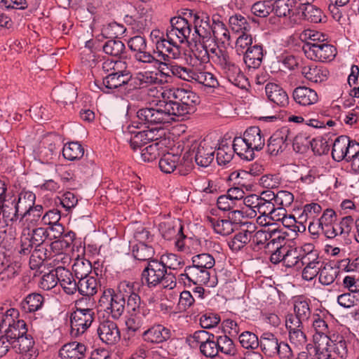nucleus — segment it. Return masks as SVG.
Listing matches in <instances>:
<instances>
[{
	"label": "nucleus",
	"mask_w": 359,
	"mask_h": 359,
	"mask_svg": "<svg viewBox=\"0 0 359 359\" xmlns=\"http://www.w3.org/2000/svg\"><path fill=\"white\" fill-rule=\"evenodd\" d=\"M199 97L194 92L180 88L165 89L151 107H142L137 111L140 124L145 127L161 126L183 120L192 114Z\"/></svg>",
	"instance_id": "1"
},
{
	"label": "nucleus",
	"mask_w": 359,
	"mask_h": 359,
	"mask_svg": "<svg viewBox=\"0 0 359 359\" xmlns=\"http://www.w3.org/2000/svg\"><path fill=\"white\" fill-rule=\"evenodd\" d=\"M19 312L15 309L7 310L2 316L0 323V334H3L9 339L13 346L27 332L25 323L23 320H17Z\"/></svg>",
	"instance_id": "2"
},
{
	"label": "nucleus",
	"mask_w": 359,
	"mask_h": 359,
	"mask_svg": "<svg viewBox=\"0 0 359 359\" xmlns=\"http://www.w3.org/2000/svg\"><path fill=\"white\" fill-rule=\"evenodd\" d=\"M218 65L224 76L233 85L239 88H245L248 86V79L240 67L230 57L227 51H219Z\"/></svg>",
	"instance_id": "3"
},
{
	"label": "nucleus",
	"mask_w": 359,
	"mask_h": 359,
	"mask_svg": "<svg viewBox=\"0 0 359 359\" xmlns=\"http://www.w3.org/2000/svg\"><path fill=\"white\" fill-rule=\"evenodd\" d=\"M179 282L185 286L206 285L210 287L217 284L215 276H211L210 271L201 269L193 264L184 268V273L179 275Z\"/></svg>",
	"instance_id": "4"
},
{
	"label": "nucleus",
	"mask_w": 359,
	"mask_h": 359,
	"mask_svg": "<svg viewBox=\"0 0 359 359\" xmlns=\"http://www.w3.org/2000/svg\"><path fill=\"white\" fill-rule=\"evenodd\" d=\"M217 144L210 138H204L200 142H193L189 149L190 156L194 158L196 163L206 168L214 160Z\"/></svg>",
	"instance_id": "5"
},
{
	"label": "nucleus",
	"mask_w": 359,
	"mask_h": 359,
	"mask_svg": "<svg viewBox=\"0 0 359 359\" xmlns=\"http://www.w3.org/2000/svg\"><path fill=\"white\" fill-rule=\"evenodd\" d=\"M99 304L106 313L116 320L124 312L126 299L121 292H115L113 289L108 288L104 290Z\"/></svg>",
	"instance_id": "6"
},
{
	"label": "nucleus",
	"mask_w": 359,
	"mask_h": 359,
	"mask_svg": "<svg viewBox=\"0 0 359 359\" xmlns=\"http://www.w3.org/2000/svg\"><path fill=\"white\" fill-rule=\"evenodd\" d=\"M191 33V24L185 18L173 17L170 19V26L166 30L168 43H184L188 41Z\"/></svg>",
	"instance_id": "7"
},
{
	"label": "nucleus",
	"mask_w": 359,
	"mask_h": 359,
	"mask_svg": "<svg viewBox=\"0 0 359 359\" xmlns=\"http://www.w3.org/2000/svg\"><path fill=\"white\" fill-rule=\"evenodd\" d=\"M158 230L165 240H175V245L178 250H184V240L187 236L184 234L183 226L180 220L168 219L161 222L158 225Z\"/></svg>",
	"instance_id": "8"
},
{
	"label": "nucleus",
	"mask_w": 359,
	"mask_h": 359,
	"mask_svg": "<svg viewBox=\"0 0 359 359\" xmlns=\"http://www.w3.org/2000/svg\"><path fill=\"white\" fill-rule=\"evenodd\" d=\"M303 50L307 58L318 62L332 61L336 56L335 47L327 41L317 43H304Z\"/></svg>",
	"instance_id": "9"
},
{
	"label": "nucleus",
	"mask_w": 359,
	"mask_h": 359,
	"mask_svg": "<svg viewBox=\"0 0 359 359\" xmlns=\"http://www.w3.org/2000/svg\"><path fill=\"white\" fill-rule=\"evenodd\" d=\"M166 269L164 261L151 260L143 269L141 274L142 283L149 288L160 285L161 280L165 274Z\"/></svg>",
	"instance_id": "10"
},
{
	"label": "nucleus",
	"mask_w": 359,
	"mask_h": 359,
	"mask_svg": "<svg viewBox=\"0 0 359 359\" xmlns=\"http://www.w3.org/2000/svg\"><path fill=\"white\" fill-rule=\"evenodd\" d=\"M128 46L134 53V58L140 63L152 64L155 57L147 50V42L146 39L140 35L131 37L128 41Z\"/></svg>",
	"instance_id": "11"
},
{
	"label": "nucleus",
	"mask_w": 359,
	"mask_h": 359,
	"mask_svg": "<svg viewBox=\"0 0 359 359\" xmlns=\"http://www.w3.org/2000/svg\"><path fill=\"white\" fill-rule=\"evenodd\" d=\"M155 314L148 308L143 306L139 311L131 313L130 317L126 320V324L129 331L140 332L144 330L155 318Z\"/></svg>",
	"instance_id": "12"
},
{
	"label": "nucleus",
	"mask_w": 359,
	"mask_h": 359,
	"mask_svg": "<svg viewBox=\"0 0 359 359\" xmlns=\"http://www.w3.org/2000/svg\"><path fill=\"white\" fill-rule=\"evenodd\" d=\"M95 311L76 310L71 316V333L77 336L84 333L95 320Z\"/></svg>",
	"instance_id": "13"
},
{
	"label": "nucleus",
	"mask_w": 359,
	"mask_h": 359,
	"mask_svg": "<svg viewBox=\"0 0 359 359\" xmlns=\"http://www.w3.org/2000/svg\"><path fill=\"white\" fill-rule=\"evenodd\" d=\"M115 70V72H110L102 80V87L100 88L106 93L124 86H129L130 72L126 69Z\"/></svg>",
	"instance_id": "14"
},
{
	"label": "nucleus",
	"mask_w": 359,
	"mask_h": 359,
	"mask_svg": "<svg viewBox=\"0 0 359 359\" xmlns=\"http://www.w3.org/2000/svg\"><path fill=\"white\" fill-rule=\"evenodd\" d=\"M291 140L289 129L282 128L276 131L269 138L267 144L268 153L273 156L278 155L286 149Z\"/></svg>",
	"instance_id": "15"
},
{
	"label": "nucleus",
	"mask_w": 359,
	"mask_h": 359,
	"mask_svg": "<svg viewBox=\"0 0 359 359\" xmlns=\"http://www.w3.org/2000/svg\"><path fill=\"white\" fill-rule=\"evenodd\" d=\"M194 33L198 37V41H210L213 28L212 18L204 12H199L194 17Z\"/></svg>",
	"instance_id": "16"
},
{
	"label": "nucleus",
	"mask_w": 359,
	"mask_h": 359,
	"mask_svg": "<svg viewBox=\"0 0 359 359\" xmlns=\"http://www.w3.org/2000/svg\"><path fill=\"white\" fill-rule=\"evenodd\" d=\"M310 303L311 302L309 299L302 297H297L294 301V313L287 314L286 316L285 320L292 321L294 319L296 320L298 323H307L311 316Z\"/></svg>",
	"instance_id": "17"
},
{
	"label": "nucleus",
	"mask_w": 359,
	"mask_h": 359,
	"mask_svg": "<svg viewBox=\"0 0 359 359\" xmlns=\"http://www.w3.org/2000/svg\"><path fill=\"white\" fill-rule=\"evenodd\" d=\"M184 81L197 83L208 88H216L219 83L216 77L208 72L196 71L191 67H187Z\"/></svg>",
	"instance_id": "18"
},
{
	"label": "nucleus",
	"mask_w": 359,
	"mask_h": 359,
	"mask_svg": "<svg viewBox=\"0 0 359 359\" xmlns=\"http://www.w3.org/2000/svg\"><path fill=\"white\" fill-rule=\"evenodd\" d=\"M141 336L147 343L161 344L170 338V331L161 324H154L144 330Z\"/></svg>",
	"instance_id": "19"
},
{
	"label": "nucleus",
	"mask_w": 359,
	"mask_h": 359,
	"mask_svg": "<svg viewBox=\"0 0 359 359\" xmlns=\"http://www.w3.org/2000/svg\"><path fill=\"white\" fill-rule=\"evenodd\" d=\"M97 334L100 339L107 344H116L121 337L116 323L109 320H104L100 323Z\"/></svg>",
	"instance_id": "20"
},
{
	"label": "nucleus",
	"mask_w": 359,
	"mask_h": 359,
	"mask_svg": "<svg viewBox=\"0 0 359 359\" xmlns=\"http://www.w3.org/2000/svg\"><path fill=\"white\" fill-rule=\"evenodd\" d=\"M285 326L289 332L290 342L298 348L306 345L307 338L304 330V324L297 323L296 320H285Z\"/></svg>",
	"instance_id": "21"
},
{
	"label": "nucleus",
	"mask_w": 359,
	"mask_h": 359,
	"mask_svg": "<svg viewBox=\"0 0 359 359\" xmlns=\"http://www.w3.org/2000/svg\"><path fill=\"white\" fill-rule=\"evenodd\" d=\"M155 60L151 65L157 67L161 75L166 77L175 76L182 80L186 78L185 73L187 67L178 65L172 62H161L156 57Z\"/></svg>",
	"instance_id": "22"
},
{
	"label": "nucleus",
	"mask_w": 359,
	"mask_h": 359,
	"mask_svg": "<svg viewBox=\"0 0 359 359\" xmlns=\"http://www.w3.org/2000/svg\"><path fill=\"white\" fill-rule=\"evenodd\" d=\"M34 344L32 338L24 334L14 344L13 348L22 355L21 359H35L38 353L34 348Z\"/></svg>",
	"instance_id": "23"
},
{
	"label": "nucleus",
	"mask_w": 359,
	"mask_h": 359,
	"mask_svg": "<svg viewBox=\"0 0 359 359\" xmlns=\"http://www.w3.org/2000/svg\"><path fill=\"white\" fill-rule=\"evenodd\" d=\"M265 93L270 102L279 107H285L289 103V97L285 90L273 83H269L265 86Z\"/></svg>",
	"instance_id": "24"
},
{
	"label": "nucleus",
	"mask_w": 359,
	"mask_h": 359,
	"mask_svg": "<svg viewBox=\"0 0 359 359\" xmlns=\"http://www.w3.org/2000/svg\"><path fill=\"white\" fill-rule=\"evenodd\" d=\"M292 96L294 100L302 106L313 105L318 100L317 93L314 90L306 86H299L294 88Z\"/></svg>",
	"instance_id": "25"
},
{
	"label": "nucleus",
	"mask_w": 359,
	"mask_h": 359,
	"mask_svg": "<svg viewBox=\"0 0 359 359\" xmlns=\"http://www.w3.org/2000/svg\"><path fill=\"white\" fill-rule=\"evenodd\" d=\"M301 74L308 81L318 83L327 79V71L313 63L304 64L300 67Z\"/></svg>",
	"instance_id": "26"
},
{
	"label": "nucleus",
	"mask_w": 359,
	"mask_h": 359,
	"mask_svg": "<svg viewBox=\"0 0 359 359\" xmlns=\"http://www.w3.org/2000/svg\"><path fill=\"white\" fill-rule=\"evenodd\" d=\"M86 352V346L81 343L72 341L65 344L59 354L62 359H82Z\"/></svg>",
	"instance_id": "27"
},
{
	"label": "nucleus",
	"mask_w": 359,
	"mask_h": 359,
	"mask_svg": "<svg viewBox=\"0 0 359 359\" xmlns=\"http://www.w3.org/2000/svg\"><path fill=\"white\" fill-rule=\"evenodd\" d=\"M3 215V217L6 220L14 222L18 220L20 221L21 214L20 211H17L15 203L13 199V196L8 198L6 197L0 200V215Z\"/></svg>",
	"instance_id": "28"
},
{
	"label": "nucleus",
	"mask_w": 359,
	"mask_h": 359,
	"mask_svg": "<svg viewBox=\"0 0 359 359\" xmlns=\"http://www.w3.org/2000/svg\"><path fill=\"white\" fill-rule=\"evenodd\" d=\"M337 217L335 212L332 209H326L321 217L316 220L320 224L321 229H323V234L329 239H332L336 237V234L334 233V221Z\"/></svg>",
	"instance_id": "29"
},
{
	"label": "nucleus",
	"mask_w": 359,
	"mask_h": 359,
	"mask_svg": "<svg viewBox=\"0 0 359 359\" xmlns=\"http://www.w3.org/2000/svg\"><path fill=\"white\" fill-rule=\"evenodd\" d=\"M12 196L15 203L17 211H20L21 215L28 212L35 205L36 195L30 191L22 190L18 196Z\"/></svg>",
	"instance_id": "30"
},
{
	"label": "nucleus",
	"mask_w": 359,
	"mask_h": 359,
	"mask_svg": "<svg viewBox=\"0 0 359 359\" xmlns=\"http://www.w3.org/2000/svg\"><path fill=\"white\" fill-rule=\"evenodd\" d=\"M263 49L260 45L255 44L244 52L243 60L248 68H258L262 62Z\"/></svg>",
	"instance_id": "31"
},
{
	"label": "nucleus",
	"mask_w": 359,
	"mask_h": 359,
	"mask_svg": "<svg viewBox=\"0 0 359 359\" xmlns=\"http://www.w3.org/2000/svg\"><path fill=\"white\" fill-rule=\"evenodd\" d=\"M58 277V283L66 294L72 295L78 291V283H76L73 274L69 270L64 267H59Z\"/></svg>",
	"instance_id": "32"
},
{
	"label": "nucleus",
	"mask_w": 359,
	"mask_h": 359,
	"mask_svg": "<svg viewBox=\"0 0 359 359\" xmlns=\"http://www.w3.org/2000/svg\"><path fill=\"white\" fill-rule=\"evenodd\" d=\"M232 148L233 152L242 159L252 161L255 158V150L248 144L243 136L234 138Z\"/></svg>",
	"instance_id": "33"
},
{
	"label": "nucleus",
	"mask_w": 359,
	"mask_h": 359,
	"mask_svg": "<svg viewBox=\"0 0 359 359\" xmlns=\"http://www.w3.org/2000/svg\"><path fill=\"white\" fill-rule=\"evenodd\" d=\"M243 137L255 151H260L263 149L265 139L259 127L252 126L248 128L243 133Z\"/></svg>",
	"instance_id": "34"
},
{
	"label": "nucleus",
	"mask_w": 359,
	"mask_h": 359,
	"mask_svg": "<svg viewBox=\"0 0 359 359\" xmlns=\"http://www.w3.org/2000/svg\"><path fill=\"white\" fill-rule=\"evenodd\" d=\"M206 222L218 234L227 236L233 231V223L230 219L208 216Z\"/></svg>",
	"instance_id": "35"
},
{
	"label": "nucleus",
	"mask_w": 359,
	"mask_h": 359,
	"mask_svg": "<svg viewBox=\"0 0 359 359\" xmlns=\"http://www.w3.org/2000/svg\"><path fill=\"white\" fill-rule=\"evenodd\" d=\"M213 28L211 32L210 42L215 43L217 41L219 43H225L230 39V34L225 25L219 20V17L212 18Z\"/></svg>",
	"instance_id": "36"
},
{
	"label": "nucleus",
	"mask_w": 359,
	"mask_h": 359,
	"mask_svg": "<svg viewBox=\"0 0 359 359\" xmlns=\"http://www.w3.org/2000/svg\"><path fill=\"white\" fill-rule=\"evenodd\" d=\"M78 292L83 296H94L100 287L98 280L92 276L81 278L78 282Z\"/></svg>",
	"instance_id": "37"
},
{
	"label": "nucleus",
	"mask_w": 359,
	"mask_h": 359,
	"mask_svg": "<svg viewBox=\"0 0 359 359\" xmlns=\"http://www.w3.org/2000/svg\"><path fill=\"white\" fill-rule=\"evenodd\" d=\"M280 339L275 334L270 332H263L259 337V347L262 352L266 356L271 355V352H275V348L278 345Z\"/></svg>",
	"instance_id": "38"
},
{
	"label": "nucleus",
	"mask_w": 359,
	"mask_h": 359,
	"mask_svg": "<svg viewBox=\"0 0 359 359\" xmlns=\"http://www.w3.org/2000/svg\"><path fill=\"white\" fill-rule=\"evenodd\" d=\"M133 257L142 262H147L151 260H156L154 259L155 250L151 244L136 243L133 246L132 250Z\"/></svg>",
	"instance_id": "39"
},
{
	"label": "nucleus",
	"mask_w": 359,
	"mask_h": 359,
	"mask_svg": "<svg viewBox=\"0 0 359 359\" xmlns=\"http://www.w3.org/2000/svg\"><path fill=\"white\" fill-rule=\"evenodd\" d=\"M313 246L312 244H305L302 248L299 257V265L298 269L302 266L313 264H320L321 262L319 260L318 253L316 251L313 250Z\"/></svg>",
	"instance_id": "40"
},
{
	"label": "nucleus",
	"mask_w": 359,
	"mask_h": 359,
	"mask_svg": "<svg viewBox=\"0 0 359 359\" xmlns=\"http://www.w3.org/2000/svg\"><path fill=\"white\" fill-rule=\"evenodd\" d=\"M339 273L337 267L332 266L329 263H323L319 271L318 280L323 285H330L334 282Z\"/></svg>",
	"instance_id": "41"
},
{
	"label": "nucleus",
	"mask_w": 359,
	"mask_h": 359,
	"mask_svg": "<svg viewBox=\"0 0 359 359\" xmlns=\"http://www.w3.org/2000/svg\"><path fill=\"white\" fill-rule=\"evenodd\" d=\"M349 138L345 135L338 137L333 143L332 156L336 161H341L347 156V147Z\"/></svg>",
	"instance_id": "42"
},
{
	"label": "nucleus",
	"mask_w": 359,
	"mask_h": 359,
	"mask_svg": "<svg viewBox=\"0 0 359 359\" xmlns=\"http://www.w3.org/2000/svg\"><path fill=\"white\" fill-rule=\"evenodd\" d=\"M229 27L233 32H245L250 29L251 23L249 18L240 13L231 15L229 19Z\"/></svg>",
	"instance_id": "43"
},
{
	"label": "nucleus",
	"mask_w": 359,
	"mask_h": 359,
	"mask_svg": "<svg viewBox=\"0 0 359 359\" xmlns=\"http://www.w3.org/2000/svg\"><path fill=\"white\" fill-rule=\"evenodd\" d=\"M43 208L41 205H34L28 212L21 215V221H25L28 227L41 225Z\"/></svg>",
	"instance_id": "44"
},
{
	"label": "nucleus",
	"mask_w": 359,
	"mask_h": 359,
	"mask_svg": "<svg viewBox=\"0 0 359 359\" xmlns=\"http://www.w3.org/2000/svg\"><path fill=\"white\" fill-rule=\"evenodd\" d=\"M217 346V351L229 355L236 356L238 353V350L234 344L233 340L226 335H221L215 337Z\"/></svg>",
	"instance_id": "45"
},
{
	"label": "nucleus",
	"mask_w": 359,
	"mask_h": 359,
	"mask_svg": "<svg viewBox=\"0 0 359 359\" xmlns=\"http://www.w3.org/2000/svg\"><path fill=\"white\" fill-rule=\"evenodd\" d=\"M135 285L134 283L130 282L122 284V286L126 285L128 288L130 294L127 299V307L133 312L140 310L143 306H147L142 302L139 294L134 292Z\"/></svg>",
	"instance_id": "46"
},
{
	"label": "nucleus",
	"mask_w": 359,
	"mask_h": 359,
	"mask_svg": "<svg viewBox=\"0 0 359 359\" xmlns=\"http://www.w3.org/2000/svg\"><path fill=\"white\" fill-rule=\"evenodd\" d=\"M84 154L83 146L77 142H71L64 145L62 155L69 161L80 159Z\"/></svg>",
	"instance_id": "47"
},
{
	"label": "nucleus",
	"mask_w": 359,
	"mask_h": 359,
	"mask_svg": "<svg viewBox=\"0 0 359 359\" xmlns=\"http://www.w3.org/2000/svg\"><path fill=\"white\" fill-rule=\"evenodd\" d=\"M321 206L316 203H311L304 206L303 211L298 217L303 231L306 230V226L303 223L306 222L308 219L315 220L314 219L321 212Z\"/></svg>",
	"instance_id": "48"
},
{
	"label": "nucleus",
	"mask_w": 359,
	"mask_h": 359,
	"mask_svg": "<svg viewBox=\"0 0 359 359\" xmlns=\"http://www.w3.org/2000/svg\"><path fill=\"white\" fill-rule=\"evenodd\" d=\"M133 133L134 135L130 140V144L134 151L140 149L143 145L147 144L154 138L152 130H142Z\"/></svg>",
	"instance_id": "49"
},
{
	"label": "nucleus",
	"mask_w": 359,
	"mask_h": 359,
	"mask_svg": "<svg viewBox=\"0 0 359 359\" xmlns=\"http://www.w3.org/2000/svg\"><path fill=\"white\" fill-rule=\"evenodd\" d=\"M44 302L43 297L39 293H32L27 296L22 302V307L25 312H35L39 310Z\"/></svg>",
	"instance_id": "50"
},
{
	"label": "nucleus",
	"mask_w": 359,
	"mask_h": 359,
	"mask_svg": "<svg viewBox=\"0 0 359 359\" xmlns=\"http://www.w3.org/2000/svg\"><path fill=\"white\" fill-rule=\"evenodd\" d=\"M328 339L329 341L327 342V345L332 346L334 351L340 355L341 358L347 355L348 348L346 341L342 335L338 333H333L328 337Z\"/></svg>",
	"instance_id": "51"
},
{
	"label": "nucleus",
	"mask_w": 359,
	"mask_h": 359,
	"mask_svg": "<svg viewBox=\"0 0 359 359\" xmlns=\"http://www.w3.org/2000/svg\"><path fill=\"white\" fill-rule=\"evenodd\" d=\"M295 6L294 0H276L272 4V9L278 17L290 16L292 8Z\"/></svg>",
	"instance_id": "52"
},
{
	"label": "nucleus",
	"mask_w": 359,
	"mask_h": 359,
	"mask_svg": "<svg viewBox=\"0 0 359 359\" xmlns=\"http://www.w3.org/2000/svg\"><path fill=\"white\" fill-rule=\"evenodd\" d=\"M286 248L284 250V264L283 265L287 268L296 266L298 269L299 265V257L300 252H302V248L298 249L297 248H292L289 246H285Z\"/></svg>",
	"instance_id": "53"
},
{
	"label": "nucleus",
	"mask_w": 359,
	"mask_h": 359,
	"mask_svg": "<svg viewBox=\"0 0 359 359\" xmlns=\"http://www.w3.org/2000/svg\"><path fill=\"white\" fill-rule=\"evenodd\" d=\"M180 157L172 154H165L159 161V168L165 173H171L175 171L178 165Z\"/></svg>",
	"instance_id": "54"
},
{
	"label": "nucleus",
	"mask_w": 359,
	"mask_h": 359,
	"mask_svg": "<svg viewBox=\"0 0 359 359\" xmlns=\"http://www.w3.org/2000/svg\"><path fill=\"white\" fill-rule=\"evenodd\" d=\"M50 254L43 247L35 248L29 259V266L32 269L40 268L43 262L50 258Z\"/></svg>",
	"instance_id": "55"
},
{
	"label": "nucleus",
	"mask_w": 359,
	"mask_h": 359,
	"mask_svg": "<svg viewBox=\"0 0 359 359\" xmlns=\"http://www.w3.org/2000/svg\"><path fill=\"white\" fill-rule=\"evenodd\" d=\"M59 267L52 269L43 274L39 282V287L44 290H49L55 287L59 280Z\"/></svg>",
	"instance_id": "56"
},
{
	"label": "nucleus",
	"mask_w": 359,
	"mask_h": 359,
	"mask_svg": "<svg viewBox=\"0 0 359 359\" xmlns=\"http://www.w3.org/2000/svg\"><path fill=\"white\" fill-rule=\"evenodd\" d=\"M91 270L90 262L83 258L76 259L72 266V271L78 279L89 276Z\"/></svg>",
	"instance_id": "57"
},
{
	"label": "nucleus",
	"mask_w": 359,
	"mask_h": 359,
	"mask_svg": "<svg viewBox=\"0 0 359 359\" xmlns=\"http://www.w3.org/2000/svg\"><path fill=\"white\" fill-rule=\"evenodd\" d=\"M194 265L207 271L211 269L215 264V260L209 253H201L194 255L191 258Z\"/></svg>",
	"instance_id": "58"
},
{
	"label": "nucleus",
	"mask_w": 359,
	"mask_h": 359,
	"mask_svg": "<svg viewBox=\"0 0 359 359\" xmlns=\"http://www.w3.org/2000/svg\"><path fill=\"white\" fill-rule=\"evenodd\" d=\"M238 339L241 346L246 349L255 350L260 345L259 338L249 331L243 332L239 335Z\"/></svg>",
	"instance_id": "59"
},
{
	"label": "nucleus",
	"mask_w": 359,
	"mask_h": 359,
	"mask_svg": "<svg viewBox=\"0 0 359 359\" xmlns=\"http://www.w3.org/2000/svg\"><path fill=\"white\" fill-rule=\"evenodd\" d=\"M103 51L113 57H120L124 52L126 47L120 40L111 39L107 41L102 47Z\"/></svg>",
	"instance_id": "60"
},
{
	"label": "nucleus",
	"mask_w": 359,
	"mask_h": 359,
	"mask_svg": "<svg viewBox=\"0 0 359 359\" xmlns=\"http://www.w3.org/2000/svg\"><path fill=\"white\" fill-rule=\"evenodd\" d=\"M217 205L219 209L224 211H229V215H242L241 210L235 209L236 204L227 194L219 196L217 201Z\"/></svg>",
	"instance_id": "61"
},
{
	"label": "nucleus",
	"mask_w": 359,
	"mask_h": 359,
	"mask_svg": "<svg viewBox=\"0 0 359 359\" xmlns=\"http://www.w3.org/2000/svg\"><path fill=\"white\" fill-rule=\"evenodd\" d=\"M300 13L305 20L311 22L318 23L322 20V11L313 6V4L308 6H304Z\"/></svg>",
	"instance_id": "62"
},
{
	"label": "nucleus",
	"mask_w": 359,
	"mask_h": 359,
	"mask_svg": "<svg viewBox=\"0 0 359 359\" xmlns=\"http://www.w3.org/2000/svg\"><path fill=\"white\" fill-rule=\"evenodd\" d=\"M269 231L259 230L255 232L252 236L250 241V248L254 251H258L262 248L266 249L267 242H269Z\"/></svg>",
	"instance_id": "63"
},
{
	"label": "nucleus",
	"mask_w": 359,
	"mask_h": 359,
	"mask_svg": "<svg viewBox=\"0 0 359 359\" xmlns=\"http://www.w3.org/2000/svg\"><path fill=\"white\" fill-rule=\"evenodd\" d=\"M215 341V337L213 339H209L203 344L199 346L200 351L205 357H209L212 359H222L218 355L217 346Z\"/></svg>",
	"instance_id": "64"
}]
</instances>
